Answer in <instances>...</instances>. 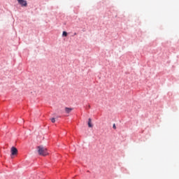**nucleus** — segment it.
<instances>
[{
    "instance_id": "obj_6",
    "label": "nucleus",
    "mask_w": 179,
    "mask_h": 179,
    "mask_svg": "<svg viewBox=\"0 0 179 179\" xmlns=\"http://www.w3.org/2000/svg\"><path fill=\"white\" fill-rule=\"evenodd\" d=\"M62 36H63L64 37H66V36H68V33L64 31H63Z\"/></svg>"
},
{
    "instance_id": "obj_5",
    "label": "nucleus",
    "mask_w": 179,
    "mask_h": 179,
    "mask_svg": "<svg viewBox=\"0 0 179 179\" xmlns=\"http://www.w3.org/2000/svg\"><path fill=\"white\" fill-rule=\"evenodd\" d=\"M88 127H89V128H93V124H92V119L91 118L88 119Z\"/></svg>"
},
{
    "instance_id": "obj_1",
    "label": "nucleus",
    "mask_w": 179,
    "mask_h": 179,
    "mask_svg": "<svg viewBox=\"0 0 179 179\" xmlns=\"http://www.w3.org/2000/svg\"><path fill=\"white\" fill-rule=\"evenodd\" d=\"M37 150H38V153L40 156L45 157V156H48L49 155L48 150H47V148L43 145L38 146Z\"/></svg>"
},
{
    "instance_id": "obj_8",
    "label": "nucleus",
    "mask_w": 179,
    "mask_h": 179,
    "mask_svg": "<svg viewBox=\"0 0 179 179\" xmlns=\"http://www.w3.org/2000/svg\"><path fill=\"white\" fill-rule=\"evenodd\" d=\"M113 127L114 129H117V127H115V124H113Z\"/></svg>"
},
{
    "instance_id": "obj_9",
    "label": "nucleus",
    "mask_w": 179,
    "mask_h": 179,
    "mask_svg": "<svg viewBox=\"0 0 179 179\" xmlns=\"http://www.w3.org/2000/svg\"><path fill=\"white\" fill-rule=\"evenodd\" d=\"M88 107H89V108H90V106H89Z\"/></svg>"
},
{
    "instance_id": "obj_7",
    "label": "nucleus",
    "mask_w": 179,
    "mask_h": 179,
    "mask_svg": "<svg viewBox=\"0 0 179 179\" xmlns=\"http://www.w3.org/2000/svg\"><path fill=\"white\" fill-rule=\"evenodd\" d=\"M51 122H52V123L55 122V118L52 117V118L51 119Z\"/></svg>"
},
{
    "instance_id": "obj_4",
    "label": "nucleus",
    "mask_w": 179,
    "mask_h": 179,
    "mask_svg": "<svg viewBox=\"0 0 179 179\" xmlns=\"http://www.w3.org/2000/svg\"><path fill=\"white\" fill-rule=\"evenodd\" d=\"M72 110H73V108H72L66 107L64 108V111H65L66 114H69Z\"/></svg>"
},
{
    "instance_id": "obj_2",
    "label": "nucleus",
    "mask_w": 179,
    "mask_h": 179,
    "mask_svg": "<svg viewBox=\"0 0 179 179\" xmlns=\"http://www.w3.org/2000/svg\"><path fill=\"white\" fill-rule=\"evenodd\" d=\"M17 2L22 7L27 6V1L26 0H17Z\"/></svg>"
},
{
    "instance_id": "obj_3",
    "label": "nucleus",
    "mask_w": 179,
    "mask_h": 179,
    "mask_svg": "<svg viewBox=\"0 0 179 179\" xmlns=\"http://www.w3.org/2000/svg\"><path fill=\"white\" fill-rule=\"evenodd\" d=\"M11 156H16L17 155V148L12 147L10 149Z\"/></svg>"
}]
</instances>
